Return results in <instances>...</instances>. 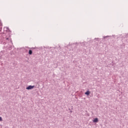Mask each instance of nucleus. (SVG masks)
<instances>
[{
  "label": "nucleus",
  "instance_id": "nucleus-8",
  "mask_svg": "<svg viewBox=\"0 0 128 128\" xmlns=\"http://www.w3.org/2000/svg\"><path fill=\"white\" fill-rule=\"evenodd\" d=\"M59 50H60V47L59 46Z\"/></svg>",
  "mask_w": 128,
  "mask_h": 128
},
{
  "label": "nucleus",
  "instance_id": "nucleus-5",
  "mask_svg": "<svg viewBox=\"0 0 128 128\" xmlns=\"http://www.w3.org/2000/svg\"><path fill=\"white\" fill-rule=\"evenodd\" d=\"M6 40H10V38H6Z\"/></svg>",
  "mask_w": 128,
  "mask_h": 128
},
{
  "label": "nucleus",
  "instance_id": "nucleus-6",
  "mask_svg": "<svg viewBox=\"0 0 128 128\" xmlns=\"http://www.w3.org/2000/svg\"><path fill=\"white\" fill-rule=\"evenodd\" d=\"M2 121V117H0V122Z\"/></svg>",
  "mask_w": 128,
  "mask_h": 128
},
{
  "label": "nucleus",
  "instance_id": "nucleus-7",
  "mask_svg": "<svg viewBox=\"0 0 128 128\" xmlns=\"http://www.w3.org/2000/svg\"><path fill=\"white\" fill-rule=\"evenodd\" d=\"M95 40H98V38H96Z\"/></svg>",
  "mask_w": 128,
  "mask_h": 128
},
{
  "label": "nucleus",
  "instance_id": "nucleus-3",
  "mask_svg": "<svg viewBox=\"0 0 128 128\" xmlns=\"http://www.w3.org/2000/svg\"><path fill=\"white\" fill-rule=\"evenodd\" d=\"M90 94V92L89 90H88L86 92H85V94H86V96H89Z\"/></svg>",
  "mask_w": 128,
  "mask_h": 128
},
{
  "label": "nucleus",
  "instance_id": "nucleus-1",
  "mask_svg": "<svg viewBox=\"0 0 128 128\" xmlns=\"http://www.w3.org/2000/svg\"><path fill=\"white\" fill-rule=\"evenodd\" d=\"M34 88V86H29L26 88V90H32Z\"/></svg>",
  "mask_w": 128,
  "mask_h": 128
},
{
  "label": "nucleus",
  "instance_id": "nucleus-2",
  "mask_svg": "<svg viewBox=\"0 0 128 128\" xmlns=\"http://www.w3.org/2000/svg\"><path fill=\"white\" fill-rule=\"evenodd\" d=\"M93 122H98V118H96L95 119H94L92 120Z\"/></svg>",
  "mask_w": 128,
  "mask_h": 128
},
{
  "label": "nucleus",
  "instance_id": "nucleus-4",
  "mask_svg": "<svg viewBox=\"0 0 128 128\" xmlns=\"http://www.w3.org/2000/svg\"><path fill=\"white\" fill-rule=\"evenodd\" d=\"M28 53H29V54H32V50H30Z\"/></svg>",
  "mask_w": 128,
  "mask_h": 128
},
{
  "label": "nucleus",
  "instance_id": "nucleus-9",
  "mask_svg": "<svg viewBox=\"0 0 128 128\" xmlns=\"http://www.w3.org/2000/svg\"><path fill=\"white\" fill-rule=\"evenodd\" d=\"M106 38V36H105V37H104V38Z\"/></svg>",
  "mask_w": 128,
  "mask_h": 128
}]
</instances>
